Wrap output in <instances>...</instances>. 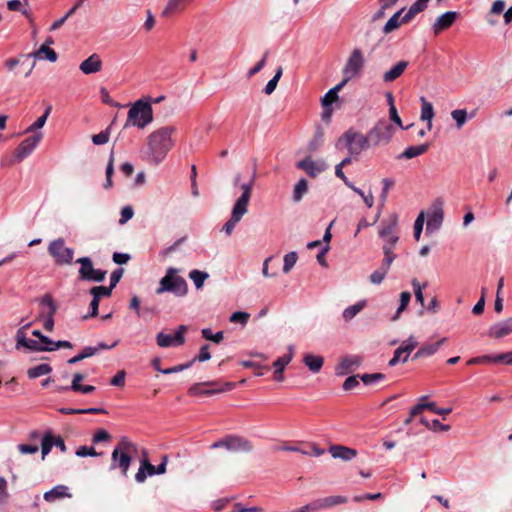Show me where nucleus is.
<instances>
[{
	"mask_svg": "<svg viewBox=\"0 0 512 512\" xmlns=\"http://www.w3.org/2000/svg\"><path fill=\"white\" fill-rule=\"evenodd\" d=\"M250 201V186L245 185L243 187V193L241 196L236 200V202L233 205L230 219L223 225L222 230L227 234L230 235L235 226L240 222L242 217L248 212V204Z\"/></svg>",
	"mask_w": 512,
	"mask_h": 512,
	"instance_id": "423d86ee",
	"label": "nucleus"
},
{
	"mask_svg": "<svg viewBox=\"0 0 512 512\" xmlns=\"http://www.w3.org/2000/svg\"><path fill=\"white\" fill-rule=\"evenodd\" d=\"M358 375L349 376L343 383V389L350 391L359 385Z\"/></svg>",
	"mask_w": 512,
	"mask_h": 512,
	"instance_id": "69168bd1",
	"label": "nucleus"
},
{
	"mask_svg": "<svg viewBox=\"0 0 512 512\" xmlns=\"http://www.w3.org/2000/svg\"><path fill=\"white\" fill-rule=\"evenodd\" d=\"M396 129L387 120L382 119L368 132L372 146L388 144Z\"/></svg>",
	"mask_w": 512,
	"mask_h": 512,
	"instance_id": "0eeeda50",
	"label": "nucleus"
},
{
	"mask_svg": "<svg viewBox=\"0 0 512 512\" xmlns=\"http://www.w3.org/2000/svg\"><path fill=\"white\" fill-rule=\"evenodd\" d=\"M112 290L113 289L110 286H95L90 289V293L92 296L100 300L101 297H109L112 293Z\"/></svg>",
	"mask_w": 512,
	"mask_h": 512,
	"instance_id": "5fc2aeb1",
	"label": "nucleus"
},
{
	"mask_svg": "<svg viewBox=\"0 0 512 512\" xmlns=\"http://www.w3.org/2000/svg\"><path fill=\"white\" fill-rule=\"evenodd\" d=\"M44 499L47 502H53L57 499H61L64 497H71V494L68 492V487L65 485H57L51 490L44 493Z\"/></svg>",
	"mask_w": 512,
	"mask_h": 512,
	"instance_id": "cd10ccee",
	"label": "nucleus"
},
{
	"mask_svg": "<svg viewBox=\"0 0 512 512\" xmlns=\"http://www.w3.org/2000/svg\"><path fill=\"white\" fill-rule=\"evenodd\" d=\"M362 363V358L358 355H348L341 359L336 367L337 375H346L358 369Z\"/></svg>",
	"mask_w": 512,
	"mask_h": 512,
	"instance_id": "f3484780",
	"label": "nucleus"
},
{
	"mask_svg": "<svg viewBox=\"0 0 512 512\" xmlns=\"http://www.w3.org/2000/svg\"><path fill=\"white\" fill-rule=\"evenodd\" d=\"M41 303L43 305H46L49 309L48 313H47V317L44 321V328L51 332L54 328V319H53V316L54 314L56 313V306L54 304V301L53 299L51 298L50 295H45L43 298H42V301Z\"/></svg>",
	"mask_w": 512,
	"mask_h": 512,
	"instance_id": "a878e982",
	"label": "nucleus"
},
{
	"mask_svg": "<svg viewBox=\"0 0 512 512\" xmlns=\"http://www.w3.org/2000/svg\"><path fill=\"white\" fill-rule=\"evenodd\" d=\"M369 135H363L354 130L346 131L337 141L338 149H347L350 156H357L361 151L371 147Z\"/></svg>",
	"mask_w": 512,
	"mask_h": 512,
	"instance_id": "39448f33",
	"label": "nucleus"
},
{
	"mask_svg": "<svg viewBox=\"0 0 512 512\" xmlns=\"http://www.w3.org/2000/svg\"><path fill=\"white\" fill-rule=\"evenodd\" d=\"M365 65L364 53L360 48H354L350 53L342 70L343 75L355 78L360 75Z\"/></svg>",
	"mask_w": 512,
	"mask_h": 512,
	"instance_id": "9d476101",
	"label": "nucleus"
},
{
	"mask_svg": "<svg viewBox=\"0 0 512 512\" xmlns=\"http://www.w3.org/2000/svg\"><path fill=\"white\" fill-rule=\"evenodd\" d=\"M287 350H288L287 354L278 358L273 363V366L275 367V374H276L275 379L278 381H282V379H283L282 373H283L285 367L290 363V361L292 360V358L294 356V346L293 345H289L287 347Z\"/></svg>",
	"mask_w": 512,
	"mask_h": 512,
	"instance_id": "aec40b11",
	"label": "nucleus"
},
{
	"mask_svg": "<svg viewBox=\"0 0 512 512\" xmlns=\"http://www.w3.org/2000/svg\"><path fill=\"white\" fill-rule=\"evenodd\" d=\"M360 379L363 381L364 384L370 385L373 383H376L378 381L384 380L385 375L382 373H373V374H363Z\"/></svg>",
	"mask_w": 512,
	"mask_h": 512,
	"instance_id": "4d7b16f0",
	"label": "nucleus"
},
{
	"mask_svg": "<svg viewBox=\"0 0 512 512\" xmlns=\"http://www.w3.org/2000/svg\"><path fill=\"white\" fill-rule=\"evenodd\" d=\"M79 68L84 74H94L101 70L102 61L99 55L92 54L90 57H88L80 64Z\"/></svg>",
	"mask_w": 512,
	"mask_h": 512,
	"instance_id": "5701e85b",
	"label": "nucleus"
},
{
	"mask_svg": "<svg viewBox=\"0 0 512 512\" xmlns=\"http://www.w3.org/2000/svg\"><path fill=\"white\" fill-rule=\"evenodd\" d=\"M451 117L455 120L456 127L460 129L467 121V111L465 109H455L451 112Z\"/></svg>",
	"mask_w": 512,
	"mask_h": 512,
	"instance_id": "de8ad7c7",
	"label": "nucleus"
},
{
	"mask_svg": "<svg viewBox=\"0 0 512 512\" xmlns=\"http://www.w3.org/2000/svg\"><path fill=\"white\" fill-rule=\"evenodd\" d=\"M268 54H269V52L266 51L264 53L262 59L253 68H251L247 72V77L248 78H251L252 76L256 75L257 73H259L264 68V66L266 65V59L268 57Z\"/></svg>",
	"mask_w": 512,
	"mask_h": 512,
	"instance_id": "bf43d9fd",
	"label": "nucleus"
},
{
	"mask_svg": "<svg viewBox=\"0 0 512 512\" xmlns=\"http://www.w3.org/2000/svg\"><path fill=\"white\" fill-rule=\"evenodd\" d=\"M211 448H225L232 452H250L253 449V445L251 441L244 437L237 435H228L225 438L214 442L211 445Z\"/></svg>",
	"mask_w": 512,
	"mask_h": 512,
	"instance_id": "1a4fd4ad",
	"label": "nucleus"
},
{
	"mask_svg": "<svg viewBox=\"0 0 512 512\" xmlns=\"http://www.w3.org/2000/svg\"><path fill=\"white\" fill-rule=\"evenodd\" d=\"M338 99V95L334 92H332V89H330L324 97L321 99V104L323 108H328L333 102H335Z\"/></svg>",
	"mask_w": 512,
	"mask_h": 512,
	"instance_id": "e2e57ef3",
	"label": "nucleus"
},
{
	"mask_svg": "<svg viewBox=\"0 0 512 512\" xmlns=\"http://www.w3.org/2000/svg\"><path fill=\"white\" fill-rule=\"evenodd\" d=\"M429 146L430 145L428 143L421 144L418 146H409L400 155H398L397 158L398 159H403V158L412 159L414 157L424 154L428 150Z\"/></svg>",
	"mask_w": 512,
	"mask_h": 512,
	"instance_id": "2f4dec72",
	"label": "nucleus"
},
{
	"mask_svg": "<svg viewBox=\"0 0 512 512\" xmlns=\"http://www.w3.org/2000/svg\"><path fill=\"white\" fill-rule=\"evenodd\" d=\"M81 265L79 277L81 280L102 282L105 279L106 271L95 269L92 260L89 257H81L76 260Z\"/></svg>",
	"mask_w": 512,
	"mask_h": 512,
	"instance_id": "9b49d317",
	"label": "nucleus"
},
{
	"mask_svg": "<svg viewBox=\"0 0 512 512\" xmlns=\"http://www.w3.org/2000/svg\"><path fill=\"white\" fill-rule=\"evenodd\" d=\"M388 270H389V268H385L384 265H381L380 269L374 271L370 275L371 283L376 284V285L381 284L383 282V280L385 279V276H386Z\"/></svg>",
	"mask_w": 512,
	"mask_h": 512,
	"instance_id": "603ef678",
	"label": "nucleus"
},
{
	"mask_svg": "<svg viewBox=\"0 0 512 512\" xmlns=\"http://www.w3.org/2000/svg\"><path fill=\"white\" fill-rule=\"evenodd\" d=\"M298 259L296 252L292 251L284 256L283 272L288 273L294 267Z\"/></svg>",
	"mask_w": 512,
	"mask_h": 512,
	"instance_id": "3c124183",
	"label": "nucleus"
},
{
	"mask_svg": "<svg viewBox=\"0 0 512 512\" xmlns=\"http://www.w3.org/2000/svg\"><path fill=\"white\" fill-rule=\"evenodd\" d=\"M421 115L420 118L423 121H427V129H432V119L434 117V109L430 102L424 97H421Z\"/></svg>",
	"mask_w": 512,
	"mask_h": 512,
	"instance_id": "c756f323",
	"label": "nucleus"
},
{
	"mask_svg": "<svg viewBox=\"0 0 512 512\" xmlns=\"http://www.w3.org/2000/svg\"><path fill=\"white\" fill-rule=\"evenodd\" d=\"M153 121V109L148 100H137L129 109L124 128L145 129Z\"/></svg>",
	"mask_w": 512,
	"mask_h": 512,
	"instance_id": "7ed1b4c3",
	"label": "nucleus"
},
{
	"mask_svg": "<svg viewBox=\"0 0 512 512\" xmlns=\"http://www.w3.org/2000/svg\"><path fill=\"white\" fill-rule=\"evenodd\" d=\"M424 225V212H421L414 223V238L419 241Z\"/></svg>",
	"mask_w": 512,
	"mask_h": 512,
	"instance_id": "13d9d810",
	"label": "nucleus"
},
{
	"mask_svg": "<svg viewBox=\"0 0 512 512\" xmlns=\"http://www.w3.org/2000/svg\"><path fill=\"white\" fill-rule=\"evenodd\" d=\"M48 252L58 265H70L73 262L74 250L65 246L63 238H57L48 245Z\"/></svg>",
	"mask_w": 512,
	"mask_h": 512,
	"instance_id": "6e6552de",
	"label": "nucleus"
},
{
	"mask_svg": "<svg viewBox=\"0 0 512 512\" xmlns=\"http://www.w3.org/2000/svg\"><path fill=\"white\" fill-rule=\"evenodd\" d=\"M457 13L454 11H448L439 16L433 24V30L435 34H438L442 30L451 27L456 20Z\"/></svg>",
	"mask_w": 512,
	"mask_h": 512,
	"instance_id": "412c9836",
	"label": "nucleus"
},
{
	"mask_svg": "<svg viewBox=\"0 0 512 512\" xmlns=\"http://www.w3.org/2000/svg\"><path fill=\"white\" fill-rule=\"evenodd\" d=\"M98 353V348L92 346L85 347L80 353L68 360L69 364H76L86 358L92 357Z\"/></svg>",
	"mask_w": 512,
	"mask_h": 512,
	"instance_id": "58836bf2",
	"label": "nucleus"
},
{
	"mask_svg": "<svg viewBox=\"0 0 512 512\" xmlns=\"http://www.w3.org/2000/svg\"><path fill=\"white\" fill-rule=\"evenodd\" d=\"M109 141V128L92 136V142L95 145H103Z\"/></svg>",
	"mask_w": 512,
	"mask_h": 512,
	"instance_id": "052dcab7",
	"label": "nucleus"
},
{
	"mask_svg": "<svg viewBox=\"0 0 512 512\" xmlns=\"http://www.w3.org/2000/svg\"><path fill=\"white\" fill-rule=\"evenodd\" d=\"M43 134L37 132L34 135L24 139L14 151V157L17 162H21L28 157L41 141Z\"/></svg>",
	"mask_w": 512,
	"mask_h": 512,
	"instance_id": "4468645a",
	"label": "nucleus"
},
{
	"mask_svg": "<svg viewBox=\"0 0 512 512\" xmlns=\"http://www.w3.org/2000/svg\"><path fill=\"white\" fill-rule=\"evenodd\" d=\"M194 0H168L162 11L163 17H170L184 11Z\"/></svg>",
	"mask_w": 512,
	"mask_h": 512,
	"instance_id": "6ab92c4d",
	"label": "nucleus"
},
{
	"mask_svg": "<svg viewBox=\"0 0 512 512\" xmlns=\"http://www.w3.org/2000/svg\"><path fill=\"white\" fill-rule=\"evenodd\" d=\"M188 276L194 283L197 290H201L205 281L209 278V274L207 272L198 269L191 270Z\"/></svg>",
	"mask_w": 512,
	"mask_h": 512,
	"instance_id": "f704fd0d",
	"label": "nucleus"
},
{
	"mask_svg": "<svg viewBox=\"0 0 512 512\" xmlns=\"http://www.w3.org/2000/svg\"><path fill=\"white\" fill-rule=\"evenodd\" d=\"M403 12V9L396 12L390 19L386 22V24L383 27V32L385 34H389L392 31L396 30L402 22V19L399 20L401 14Z\"/></svg>",
	"mask_w": 512,
	"mask_h": 512,
	"instance_id": "ea45409f",
	"label": "nucleus"
},
{
	"mask_svg": "<svg viewBox=\"0 0 512 512\" xmlns=\"http://www.w3.org/2000/svg\"><path fill=\"white\" fill-rule=\"evenodd\" d=\"M73 347L72 343L66 340L52 341L51 344L40 345L39 352L41 351H55L60 348L71 349Z\"/></svg>",
	"mask_w": 512,
	"mask_h": 512,
	"instance_id": "79ce46f5",
	"label": "nucleus"
},
{
	"mask_svg": "<svg viewBox=\"0 0 512 512\" xmlns=\"http://www.w3.org/2000/svg\"><path fill=\"white\" fill-rule=\"evenodd\" d=\"M443 221V211L441 208H436L431 214L428 215L427 227L428 232L438 230Z\"/></svg>",
	"mask_w": 512,
	"mask_h": 512,
	"instance_id": "7c9ffc66",
	"label": "nucleus"
},
{
	"mask_svg": "<svg viewBox=\"0 0 512 512\" xmlns=\"http://www.w3.org/2000/svg\"><path fill=\"white\" fill-rule=\"evenodd\" d=\"M76 455L78 457H86V456L96 457L100 454L97 453L93 447L80 446L76 451Z\"/></svg>",
	"mask_w": 512,
	"mask_h": 512,
	"instance_id": "680f3d73",
	"label": "nucleus"
},
{
	"mask_svg": "<svg viewBox=\"0 0 512 512\" xmlns=\"http://www.w3.org/2000/svg\"><path fill=\"white\" fill-rule=\"evenodd\" d=\"M51 106H48L46 109H45V112L42 116H40L33 124H31L27 129H26V133H32V132H35L36 130L38 129H41L46 121H47V118L51 112Z\"/></svg>",
	"mask_w": 512,
	"mask_h": 512,
	"instance_id": "37998d69",
	"label": "nucleus"
},
{
	"mask_svg": "<svg viewBox=\"0 0 512 512\" xmlns=\"http://www.w3.org/2000/svg\"><path fill=\"white\" fill-rule=\"evenodd\" d=\"M175 130L173 126H164L149 134L141 151L147 163L157 166L163 162L174 146L172 135Z\"/></svg>",
	"mask_w": 512,
	"mask_h": 512,
	"instance_id": "f257e3e1",
	"label": "nucleus"
},
{
	"mask_svg": "<svg viewBox=\"0 0 512 512\" xmlns=\"http://www.w3.org/2000/svg\"><path fill=\"white\" fill-rule=\"evenodd\" d=\"M318 511H319V508H318L317 502H316V500H314V501L302 506L301 508L294 510L293 512H318Z\"/></svg>",
	"mask_w": 512,
	"mask_h": 512,
	"instance_id": "774afa93",
	"label": "nucleus"
},
{
	"mask_svg": "<svg viewBox=\"0 0 512 512\" xmlns=\"http://www.w3.org/2000/svg\"><path fill=\"white\" fill-rule=\"evenodd\" d=\"M398 225V216L397 214H391L388 219L382 221L379 228V237L382 238L385 243L390 244L391 246H395L399 240V237L396 233V228Z\"/></svg>",
	"mask_w": 512,
	"mask_h": 512,
	"instance_id": "f8f14e48",
	"label": "nucleus"
},
{
	"mask_svg": "<svg viewBox=\"0 0 512 512\" xmlns=\"http://www.w3.org/2000/svg\"><path fill=\"white\" fill-rule=\"evenodd\" d=\"M447 338H442L439 341L433 343V344H425L421 347L424 356H431L434 355L438 349L446 342Z\"/></svg>",
	"mask_w": 512,
	"mask_h": 512,
	"instance_id": "09e8293b",
	"label": "nucleus"
},
{
	"mask_svg": "<svg viewBox=\"0 0 512 512\" xmlns=\"http://www.w3.org/2000/svg\"><path fill=\"white\" fill-rule=\"evenodd\" d=\"M250 318V314L243 311H236L231 314L229 320L232 323H240L241 325H246Z\"/></svg>",
	"mask_w": 512,
	"mask_h": 512,
	"instance_id": "6e6d98bb",
	"label": "nucleus"
},
{
	"mask_svg": "<svg viewBox=\"0 0 512 512\" xmlns=\"http://www.w3.org/2000/svg\"><path fill=\"white\" fill-rule=\"evenodd\" d=\"M296 167L304 170L310 177H316L327 169V164L322 159L314 161L310 157H306L298 161Z\"/></svg>",
	"mask_w": 512,
	"mask_h": 512,
	"instance_id": "2eb2a0df",
	"label": "nucleus"
},
{
	"mask_svg": "<svg viewBox=\"0 0 512 512\" xmlns=\"http://www.w3.org/2000/svg\"><path fill=\"white\" fill-rule=\"evenodd\" d=\"M316 502H317V505H318V508L320 511V510L328 509L330 507H333V506H336L339 504H344L347 502V498L344 496H340V495L328 496V497L316 499Z\"/></svg>",
	"mask_w": 512,
	"mask_h": 512,
	"instance_id": "c85d7f7f",
	"label": "nucleus"
},
{
	"mask_svg": "<svg viewBox=\"0 0 512 512\" xmlns=\"http://www.w3.org/2000/svg\"><path fill=\"white\" fill-rule=\"evenodd\" d=\"M408 64L409 63L404 60L397 62L391 69H389L383 74V82L391 83L398 79L404 73V71L408 67Z\"/></svg>",
	"mask_w": 512,
	"mask_h": 512,
	"instance_id": "393cba45",
	"label": "nucleus"
},
{
	"mask_svg": "<svg viewBox=\"0 0 512 512\" xmlns=\"http://www.w3.org/2000/svg\"><path fill=\"white\" fill-rule=\"evenodd\" d=\"M138 446L127 437H121L119 443L111 454L110 469H119L123 476H127L132 462V455L136 454Z\"/></svg>",
	"mask_w": 512,
	"mask_h": 512,
	"instance_id": "f03ea898",
	"label": "nucleus"
},
{
	"mask_svg": "<svg viewBox=\"0 0 512 512\" xmlns=\"http://www.w3.org/2000/svg\"><path fill=\"white\" fill-rule=\"evenodd\" d=\"M329 453L333 458H339L344 461H349L356 457L357 451L355 449L342 446V445H332L329 448Z\"/></svg>",
	"mask_w": 512,
	"mask_h": 512,
	"instance_id": "b1692460",
	"label": "nucleus"
},
{
	"mask_svg": "<svg viewBox=\"0 0 512 512\" xmlns=\"http://www.w3.org/2000/svg\"><path fill=\"white\" fill-rule=\"evenodd\" d=\"M54 446V437L50 432L44 434L41 443L42 459L51 451Z\"/></svg>",
	"mask_w": 512,
	"mask_h": 512,
	"instance_id": "a18cd8bd",
	"label": "nucleus"
},
{
	"mask_svg": "<svg viewBox=\"0 0 512 512\" xmlns=\"http://www.w3.org/2000/svg\"><path fill=\"white\" fill-rule=\"evenodd\" d=\"M365 305H366L365 301H359L356 304L347 307L343 311V314H342L343 319L346 322L352 320L365 307Z\"/></svg>",
	"mask_w": 512,
	"mask_h": 512,
	"instance_id": "c9c22d12",
	"label": "nucleus"
},
{
	"mask_svg": "<svg viewBox=\"0 0 512 512\" xmlns=\"http://www.w3.org/2000/svg\"><path fill=\"white\" fill-rule=\"evenodd\" d=\"M30 327V323L25 324L17 330L16 333V348L25 347L31 351H38L40 343L37 340L27 339L25 330Z\"/></svg>",
	"mask_w": 512,
	"mask_h": 512,
	"instance_id": "a211bd4d",
	"label": "nucleus"
},
{
	"mask_svg": "<svg viewBox=\"0 0 512 512\" xmlns=\"http://www.w3.org/2000/svg\"><path fill=\"white\" fill-rule=\"evenodd\" d=\"M394 180L391 179V178H384L382 179V191H381V194H380V205L381 207L384 206L386 200H387V196H388V193H389V190L391 189V187L394 185Z\"/></svg>",
	"mask_w": 512,
	"mask_h": 512,
	"instance_id": "8fccbe9b",
	"label": "nucleus"
},
{
	"mask_svg": "<svg viewBox=\"0 0 512 512\" xmlns=\"http://www.w3.org/2000/svg\"><path fill=\"white\" fill-rule=\"evenodd\" d=\"M411 300V293L410 292H402L400 294V305L395 313V315L391 318L392 321H396L399 319L400 314L406 309L407 305L409 304Z\"/></svg>",
	"mask_w": 512,
	"mask_h": 512,
	"instance_id": "c03bdc74",
	"label": "nucleus"
},
{
	"mask_svg": "<svg viewBox=\"0 0 512 512\" xmlns=\"http://www.w3.org/2000/svg\"><path fill=\"white\" fill-rule=\"evenodd\" d=\"M188 327L185 325H180L174 335L165 334L160 332L156 336L157 345L161 348H168L171 346H181L185 343V333L187 332Z\"/></svg>",
	"mask_w": 512,
	"mask_h": 512,
	"instance_id": "ddd939ff",
	"label": "nucleus"
},
{
	"mask_svg": "<svg viewBox=\"0 0 512 512\" xmlns=\"http://www.w3.org/2000/svg\"><path fill=\"white\" fill-rule=\"evenodd\" d=\"M303 362L312 373H318L323 366L324 359L321 356L308 353L304 356Z\"/></svg>",
	"mask_w": 512,
	"mask_h": 512,
	"instance_id": "473e14b6",
	"label": "nucleus"
},
{
	"mask_svg": "<svg viewBox=\"0 0 512 512\" xmlns=\"http://www.w3.org/2000/svg\"><path fill=\"white\" fill-rule=\"evenodd\" d=\"M179 269L169 267L166 274L159 281V286L156 289L157 294L166 292L173 293L177 297H184L188 293V284L186 280L178 275Z\"/></svg>",
	"mask_w": 512,
	"mask_h": 512,
	"instance_id": "20e7f679",
	"label": "nucleus"
},
{
	"mask_svg": "<svg viewBox=\"0 0 512 512\" xmlns=\"http://www.w3.org/2000/svg\"><path fill=\"white\" fill-rule=\"evenodd\" d=\"M308 192V183L306 179H300L297 184L294 186L293 190V200L294 202H300L303 196Z\"/></svg>",
	"mask_w": 512,
	"mask_h": 512,
	"instance_id": "4c0bfd02",
	"label": "nucleus"
},
{
	"mask_svg": "<svg viewBox=\"0 0 512 512\" xmlns=\"http://www.w3.org/2000/svg\"><path fill=\"white\" fill-rule=\"evenodd\" d=\"M52 371V368L48 364H40L35 367L29 368L27 375L30 379H35L43 375H47Z\"/></svg>",
	"mask_w": 512,
	"mask_h": 512,
	"instance_id": "e433bc0d",
	"label": "nucleus"
},
{
	"mask_svg": "<svg viewBox=\"0 0 512 512\" xmlns=\"http://www.w3.org/2000/svg\"><path fill=\"white\" fill-rule=\"evenodd\" d=\"M493 362L512 365V351L495 355L493 358Z\"/></svg>",
	"mask_w": 512,
	"mask_h": 512,
	"instance_id": "0e129e2a",
	"label": "nucleus"
},
{
	"mask_svg": "<svg viewBox=\"0 0 512 512\" xmlns=\"http://www.w3.org/2000/svg\"><path fill=\"white\" fill-rule=\"evenodd\" d=\"M25 57H33L34 59H47L50 62H55L58 58L57 53L46 44H42L37 51L29 53L25 55Z\"/></svg>",
	"mask_w": 512,
	"mask_h": 512,
	"instance_id": "bb28decb",
	"label": "nucleus"
},
{
	"mask_svg": "<svg viewBox=\"0 0 512 512\" xmlns=\"http://www.w3.org/2000/svg\"><path fill=\"white\" fill-rule=\"evenodd\" d=\"M217 382L209 381L204 383H198L193 385L189 392L192 395H198V396H209L216 393H219V390H216Z\"/></svg>",
	"mask_w": 512,
	"mask_h": 512,
	"instance_id": "4be33fe9",
	"label": "nucleus"
},
{
	"mask_svg": "<svg viewBox=\"0 0 512 512\" xmlns=\"http://www.w3.org/2000/svg\"><path fill=\"white\" fill-rule=\"evenodd\" d=\"M418 342L415 340L413 336H410L408 339L404 340L399 348L405 353V356L402 359V362L405 363L408 361L409 354L417 347Z\"/></svg>",
	"mask_w": 512,
	"mask_h": 512,
	"instance_id": "a19ab883",
	"label": "nucleus"
},
{
	"mask_svg": "<svg viewBox=\"0 0 512 512\" xmlns=\"http://www.w3.org/2000/svg\"><path fill=\"white\" fill-rule=\"evenodd\" d=\"M201 334L203 338H205L206 340L213 341L214 343L217 344L220 343L224 338V333L222 331L213 334L212 330L209 328L202 329Z\"/></svg>",
	"mask_w": 512,
	"mask_h": 512,
	"instance_id": "864d4df0",
	"label": "nucleus"
},
{
	"mask_svg": "<svg viewBox=\"0 0 512 512\" xmlns=\"http://www.w3.org/2000/svg\"><path fill=\"white\" fill-rule=\"evenodd\" d=\"M393 248L394 246H391L390 244L383 245L384 258L382 261V265H384L385 268H390L391 264L393 263L396 257L395 254H393Z\"/></svg>",
	"mask_w": 512,
	"mask_h": 512,
	"instance_id": "49530a36",
	"label": "nucleus"
},
{
	"mask_svg": "<svg viewBox=\"0 0 512 512\" xmlns=\"http://www.w3.org/2000/svg\"><path fill=\"white\" fill-rule=\"evenodd\" d=\"M133 215H134V211H133L132 207H130V206L123 207L121 210V218L119 220V223L121 225L125 224L133 217Z\"/></svg>",
	"mask_w": 512,
	"mask_h": 512,
	"instance_id": "338daca9",
	"label": "nucleus"
},
{
	"mask_svg": "<svg viewBox=\"0 0 512 512\" xmlns=\"http://www.w3.org/2000/svg\"><path fill=\"white\" fill-rule=\"evenodd\" d=\"M428 0H416L409 8L407 13L402 17V22L407 23L413 19L418 13L427 7Z\"/></svg>",
	"mask_w": 512,
	"mask_h": 512,
	"instance_id": "72a5a7b5",
	"label": "nucleus"
},
{
	"mask_svg": "<svg viewBox=\"0 0 512 512\" xmlns=\"http://www.w3.org/2000/svg\"><path fill=\"white\" fill-rule=\"evenodd\" d=\"M512 333V317L497 322L489 327L487 335L490 338L502 339Z\"/></svg>",
	"mask_w": 512,
	"mask_h": 512,
	"instance_id": "dca6fc26",
	"label": "nucleus"
}]
</instances>
